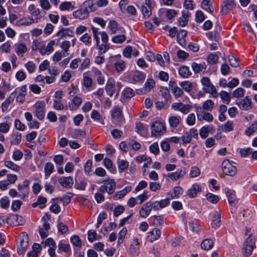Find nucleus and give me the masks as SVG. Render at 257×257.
Masks as SVG:
<instances>
[{
	"instance_id": "f257e3e1",
	"label": "nucleus",
	"mask_w": 257,
	"mask_h": 257,
	"mask_svg": "<svg viewBox=\"0 0 257 257\" xmlns=\"http://www.w3.org/2000/svg\"><path fill=\"white\" fill-rule=\"evenodd\" d=\"M152 136L160 137L165 133L166 131L165 123L160 120H156L151 125Z\"/></svg>"
},
{
	"instance_id": "f03ea898",
	"label": "nucleus",
	"mask_w": 257,
	"mask_h": 257,
	"mask_svg": "<svg viewBox=\"0 0 257 257\" xmlns=\"http://www.w3.org/2000/svg\"><path fill=\"white\" fill-rule=\"evenodd\" d=\"M255 247V239L251 235H249L245 240L242 247V252L244 256L248 257L252 253Z\"/></svg>"
},
{
	"instance_id": "7ed1b4c3",
	"label": "nucleus",
	"mask_w": 257,
	"mask_h": 257,
	"mask_svg": "<svg viewBox=\"0 0 257 257\" xmlns=\"http://www.w3.org/2000/svg\"><path fill=\"white\" fill-rule=\"evenodd\" d=\"M234 164H235L234 162H230L229 160H224L221 165L223 173L226 175L234 176L237 172V168Z\"/></svg>"
},
{
	"instance_id": "20e7f679",
	"label": "nucleus",
	"mask_w": 257,
	"mask_h": 257,
	"mask_svg": "<svg viewBox=\"0 0 257 257\" xmlns=\"http://www.w3.org/2000/svg\"><path fill=\"white\" fill-rule=\"evenodd\" d=\"M19 242L17 245V251L19 254H23L29 246V237L26 232H22L19 236Z\"/></svg>"
},
{
	"instance_id": "39448f33",
	"label": "nucleus",
	"mask_w": 257,
	"mask_h": 257,
	"mask_svg": "<svg viewBox=\"0 0 257 257\" xmlns=\"http://www.w3.org/2000/svg\"><path fill=\"white\" fill-rule=\"evenodd\" d=\"M201 82L203 85V89L206 92L211 94L213 97H218V94L216 89L214 86L211 83L208 77H203L201 79Z\"/></svg>"
},
{
	"instance_id": "423d86ee",
	"label": "nucleus",
	"mask_w": 257,
	"mask_h": 257,
	"mask_svg": "<svg viewBox=\"0 0 257 257\" xmlns=\"http://www.w3.org/2000/svg\"><path fill=\"white\" fill-rule=\"evenodd\" d=\"M171 108L175 111H179L184 114H187L192 108V105L189 104H184L179 101L173 103L171 105Z\"/></svg>"
},
{
	"instance_id": "0eeeda50",
	"label": "nucleus",
	"mask_w": 257,
	"mask_h": 257,
	"mask_svg": "<svg viewBox=\"0 0 257 257\" xmlns=\"http://www.w3.org/2000/svg\"><path fill=\"white\" fill-rule=\"evenodd\" d=\"M35 108V114L36 116L39 119L42 120L45 116V104L44 101L37 102L34 105Z\"/></svg>"
},
{
	"instance_id": "6e6552de",
	"label": "nucleus",
	"mask_w": 257,
	"mask_h": 257,
	"mask_svg": "<svg viewBox=\"0 0 257 257\" xmlns=\"http://www.w3.org/2000/svg\"><path fill=\"white\" fill-rule=\"evenodd\" d=\"M49 219V216L46 214L43 217L42 220L44 221L43 226L39 228V234L43 238H46L49 234V230L50 228V223L46 219Z\"/></svg>"
},
{
	"instance_id": "1a4fd4ad",
	"label": "nucleus",
	"mask_w": 257,
	"mask_h": 257,
	"mask_svg": "<svg viewBox=\"0 0 257 257\" xmlns=\"http://www.w3.org/2000/svg\"><path fill=\"white\" fill-rule=\"evenodd\" d=\"M7 222L11 225L18 226L23 225L25 221L22 216L18 214H12L7 218Z\"/></svg>"
},
{
	"instance_id": "9d476101",
	"label": "nucleus",
	"mask_w": 257,
	"mask_h": 257,
	"mask_svg": "<svg viewBox=\"0 0 257 257\" xmlns=\"http://www.w3.org/2000/svg\"><path fill=\"white\" fill-rule=\"evenodd\" d=\"M105 90L108 95L111 97L116 92L115 82L113 79L110 78L107 80L105 86Z\"/></svg>"
},
{
	"instance_id": "9b49d317",
	"label": "nucleus",
	"mask_w": 257,
	"mask_h": 257,
	"mask_svg": "<svg viewBox=\"0 0 257 257\" xmlns=\"http://www.w3.org/2000/svg\"><path fill=\"white\" fill-rule=\"evenodd\" d=\"M236 104L243 110H249L252 107L251 101L248 96L236 101Z\"/></svg>"
},
{
	"instance_id": "f8f14e48",
	"label": "nucleus",
	"mask_w": 257,
	"mask_h": 257,
	"mask_svg": "<svg viewBox=\"0 0 257 257\" xmlns=\"http://www.w3.org/2000/svg\"><path fill=\"white\" fill-rule=\"evenodd\" d=\"M148 234L147 239L149 242H153L160 238L161 235V231L159 228H155L149 231Z\"/></svg>"
},
{
	"instance_id": "ddd939ff",
	"label": "nucleus",
	"mask_w": 257,
	"mask_h": 257,
	"mask_svg": "<svg viewBox=\"0 0 257 257\" xmlns=\"http://www.w3.org/2000/svg\"><path fill=\"white\" fill-rule=\"evenodd\" d=\"M152 5L151 0H145V3L142 6V12L145 18H148L152 14Z\"/></svg>"
},
{
	"instance_id": "4468645a",
	"label": "nucleus",
	"mask_w": 257,
	"mask_h": 257,
	"mask_svg": "<svg viewBox=\"0 0 257 257\" xmlns=\"http://www.w3.org/2000/svg\"><path fill=\"white\" fill-rule=\"evenodd\" d=\"M235 6L234 0H224L221 6V12L223 14H226L229 11L232 10Z\"/></svg>"
},
{
	"instance_id": "2eb2a0df",
	"label": "nucleus",
	"mask_w": 257,
	"mask_h": 257,
	"mask_svg": "<svg viewBox=\"0 0 257 257\" xmlns=\"http://www.w3.org/2000/svg\"><path fill=\"white\" fill-rule=\"evenodd\" d=\"M212 218L211 225L214 228H217L220 226L221 224V215L220 211H215L212 213Z\"/></svg>"
},
{
	"instance_id": "dca6fc26",
	"label": "nucleus",
	"mask_w": 257,
	"mask_h": 257,
	"mask_svg": "<svg viewBox=\"0 0 257 257\" xmlns=\"http://www.w3.org/2000/svg\"><path fill=\"white\" fill-rule=\"evenodd\" d=\"M55 45V41L53 40L50 41L46 46L43 43L42 44V47L40 50V53L42 55H45L46 54L49 55L51 53L53 50V46Z\"/></svg>"
},
{
	"instance_id": "f3484780",
	"label": "nucleus",
	"mask_w": 257,
	"mask_h": 257,
	"mask_svg": "<svg viewBox=\"0 0 257 257\" xmlns=\"http://www.w3.org/2000/svg\"><path fill=\"white\" fill-rule=\"evenodd\" d=\"M108 28L112 34H115L118 32L121 33H125L124 29L119 26L117 23L114 20H112L109 22Z\"/></svg>"
},
{
	"instance_id": "a211bd4d",
	"label": "nucleus",
	"mask_w": 257,
	"mask_h": 257,
	"mask_svg": "<svg viewBox=\"0 0 257 257\" xmlns=\"http://www.w3.org/2000/svg\"><path fill=\"white\" fill-rule=\"evenodd\" d=\"M88 10L87 8H80L73 12V16L75 18L84 20L88 17Z\"/></svg>"
},
{
	"instance_id": "6ab92c4d",
	"label": "nucleus",
	"mask_w": 257,
	"mask_h": 257,
	"mask_svg": "<svg viewBox=\"0 0 257 257\" xmlns=\"http://www.w3.org/2000/svg\"><path fill=\"white\" fill-rule=\"evenodd\" d=\"M146 78V75L144 73L139 71H134L131 76V81L133 83L143 81Z\"/></svg>"
},
{
	"instance_id": "aec40b11",
	"label": "nucleus",
	"mask_w": 257,
	"mask_h": 257,
	"mask_svg": "<svg viewBox=\"0 0 257 257\" xmlns=\"http://www.w3.org/2000/svg\"><path fill=\"white\" fill-rule=\"evenodd\" d=\"M186 173V169L182 167L178 169L175 172L168 174L167 176L172 180H177L182 177Z\"/></svg>"
},
{
	"instance_id": "412c9836",
	"label": "nucleus",
	"mask_w": 257,
	"mask_h": 257,
	"mask_svg": "<svg viewBox=\"0 0 257 257\" xmlns=\"http://www.w3.org/2000/svg\"><path fill=\"white\" fill-rule=\"evenodd\" d=\"M111 116L118 125L122 123V112L119 108L115 107L112 110Z\"/></svg>"
},
{
	"instance_id": "4be33fe9",
	"label": "nucleus",
	"mask_w": 257,
	"mask_h": 257,
	"mask_svg": "<svg viewBox=\"0 0 257 257\" xmlns=\"http://www.w3.org/2000/svg\"><path fill=\"white\" fill-rule=\"evenodd\" d=\"M206 65L205 62L197 63L193 62L191 64V67L195 73H204L206 69Z\"/></svg>"
},
{
	"instance_id": "5701e85b",
	"label": "nucleus",
	"mask_w": 257,
	"mask_h": 257,
	"mask_svg": "<svg viewBox=\"0 0 257 257\" xmlns=\"http://www.w3.org/2000/svg\"><path fill=\"white\" fill-rule=\"evenodd\" d=\"M152 210L150 201L146 203L140 210V216L142 218H146L150 214Z\"/></svg>"
},
{
	"instance_id": "b1692460",
	"label": "nucleus",
	"mask_w": 257,
	"mask_h": 257,
	"mask_svg": "<svg viewBox=\"0 0 257 257\" xmlns=\"http://www.w3.org/2000/svg\"><path fill=\"white\" fill-rule=\"evenodd\" d=\"M58 182L65 188H71L73 184V180L71 177H61L58 179Z\"/></svg>"
},
{
	"instance_id": "393cba45",
	"label": "nucleus",
	"mask_w": 257,
	"mask_h": 257,
	"mask_svg": "<svg viewBox=\"0 0 257 257\" xmlns=\"http://www.w3.org/2000/svg\"><path fill=\"white\" fill-rule=\"evenodd\" d=\"M38 19L36 18L34 20L30 17H25L20 19L17 21V25L18 26H29L35 22H38Z\"/></svg>"
},
{
	"instance_id": "a878e982",
	"label": "nucleus",
	"mask_w": 257,
	"mask_h": 257,
	"mask_svg": "<svg viewBox=\"0 0 257 257\" xmlns=\"http://www.w3.org/2000/svg\"><path fill=\"white\" fill-rule=\"evenodd\" d=\"M201 191V187L200 184L195 183L194 184L191 188L188 190L187 191V195L189 196L190 198L195 197L197 193L200 192Z\"/></svg>"
},
{
	"instance_id": "bb28decb",
	"label": "nucleus",
	"mask_w": 257,
	"mask_h": 257,
	"mask_svg": "<svg viewBox=\"0 0 257 257\" xmlns=\"http://www.w3.org/2000/svg\"><path fill=\"white\" fill-rule=\"evenodd\" d=\"M56 35L60 39L66 37H73L74 32L69 28H62L57 33Z\"/></svg>"
},
{
	"instance_id": "cd10ccee",
	"label": "nucleus",
	"mask_w": 257,
	"mask_h": 257,
	"mask_svg": "<svg viewBox=\"0 0 257 257\" xmlns=\"http://www.w3.org/2000/svg\"><path fill=\"white\" fill-rule=\"evenodd\" d=\"M197 115L198 120L200 121L205 120L208 121H212L213 119V116L211 113L203 111L199 112H197Z\"/></svg>"
},
{
	"instance_id": "c85d7f7f",
	"label": "nucleus",
	"mask_w": 257,
	"mask_h": 257,
	"mask_svg": "<svg viewBox=\"0 0 257 257\" xmlns=\"http://www.w3.org/2000/svg\"><path fill=\"white\" fill-rule=\"evenodd\" d=\"M132 189L131 186L125 187L122 190L117 192L114 196L113 198L114 200L120 199L124 197L127 193L130 192Z\"/></svg>"
},
{
	"instance_id": "c756f323",
	"label": "nucleus",
	"mask_w": 257,
	"mask_h": 257,
	"mask_svg": "<svg viewBox=\"0 0 257 257\" xmlns=\"http://www.w3.org/2000/svg\"><path fill=\"white\" fill-rule=\"evenodd\" d=\"M27 50L26 46L23 43H17L15 45V51L18 55L23 56Z\"/></svg>"
},
{
	"instance_id": "7c9ffc66",
	"label": "nucleus",
	"mask_w": 257,
	"mask_h": 257,
	"mask_svg": "<svg viewBox=\"0 0 257 257\" xmlns=\"http://www.w3.org/2000/svg\"><path fill=\"white\" fill-rule=\"evenodd\" d=\"M106 182L105 184L107 186L108 194H112L115 191L116 188V184L113 179H108L107 181L103 180L102 183Z\"/></svg>"
},
{
	"instance_id": "2f4dec72",
	"label": "nucleus",
	"mask_w": 257,
	"mask_h": 257,
	"mask_svg": "<svg viewBox=\"0 0 257 257\" xmlns=\"http://www.w3.org/2000/svg\"><path fill=\"white\" fill-rule=\"evenodd\" d=\"M183 193V188L179 186H177L173 188V192L168 195L170 196V199H174L175 198H179Z\"/></svg>"
},
{
	"instance_id": "473e14b6",
	"label": "nucleus",
	"mask_w": 257,
	"mask_h": 257,
	"mask_svg": "<svg viewBox=\"0 0 257 257\" xmlns=\"http://www.w3.org/2000/svg\"><path fill=\"white\" fill-rule=\"evenodd\" d=\"M201 8L204 10L211 14L214 11L212 3L210 0H203L201 3Z\"/></svg>"
},
{
	"instance_id": "72a5a7b5",
	"label": "nucleus",
	"mask_w": 257,
	"mask_h": 257,
	"mask_svg": "<svg viewBox=\"0 0 257 257\" xmlns=\"http://www.w3.org/2000/svg\"><path fill=\"white\" fill-rule=\"evenodd\" d=\"M148 125L142 122H137L136 124V128L137 132L142 136L146 135L148 130Z\"/></svg>"
},
{
	"instance_id": "f704fd0d",
	"label": "nucleus",
	"mask_w": 257,
	"mask_h": 257,
	"mask_svg": "<svg viewBox=\"0 0 257 257\" xmlns=\"http://www.w3.org/2000/svg\"><path fill=\"white\" fill-rule=\"evenodd\" d=\"M117 164L118 168V171L120 173H121L127 169L129 166V163L127 161L120 159H117Z\"/></svg>"
},
{
	"instance_id": "c9c22d12",
	"label": "nucleus",
	"mask_w": 257,
	"mask_h": 257,
	"mask_svg": "<svg viewBox=\"0 0 257 257\" xmlns=\"http://www.w3.org/2000/svg\"><path fill=\"white\" fill-rule=\"evenodd\" d=\"M179 74L183 78H188L191 75V72L188 67L182 66L179 68Z\"/></svg>"
},
{
	"instance_id": "e433bc0d",
	"label": "nucleus",
	"mask_w": 257,
	"mask_h": 257,
	"mask_svg": "<svg viewBox=\"0 0 257 257\" xmlns=\"http://www.w3.org/2000/svg\"><path fill=\"white\" fill-rule=\"evenodd\" d=\"M168 120L171 127H176L180 122L181 117L179 116H171Z\"/></svg>"
},
{
	"instance_id": "4c0bfd02",
	"label": "nucleus",
	"mask_w": 257,
	"mask_h": 257,
	"mask_svg": "<svg viewBox=\"0 0 257 257\" xmlns=\"http://www.w3.org/2000/svg\"><path fill=\"white\" fill-rule=\"evenodd\" d=\"M59 9L61 11L72 10L74 9V6L70 2H64L62 3L59 6Z\"/></svg>"
},
{
	"instance_id": "58836bf2",
	"label": "nucleus",
	"mask_w": 257,
	"mask_h": 257,
	"mask_svg": "<svg viewBox=\"0 0 257 257\" xmlns=\"http://www.w3.org/2000/svg\"><path fill=\"white\" fill-rule=\"evenodd\" d=\"M213 245V242L211 239H204L201 244V248L206 250L211 249Z\"/></svg>"
},
{
	"instance_id": "ea45409f",
	"label": "nucleus",
	"mask_w": 257,
	"mask_h": 257,
	"mask_svg": "<svg viewBox=\"0 0 257 257\" xmlns=\"http://www.w3.org/2000/svg\"><path fill=\"white\" fill-rule=\"evenodd\" d=\"M139 242L138 238H135L130 247V250L132 253L135 254L138 252L139 248Z\"/></svg>"
},
{
	"instance_id": "a19ab883",
	"label": "nucleus",
	"mask_w": 257,
	"mask_h": 257,
	"mask_svg": "<svg viewBox=\"0 0 257 257\" xmlns=\"http://www.w3.org/2000/svg\"><path fill=\"white\" fill-rule=\"evenodd\" d=\"M54 166L51 163H47L45 166V175L48 178L53 172Z\"/></svg>"
},
{
	"instance_id": "79ce46f5",
	"label": "nucleus",
	"mask_w": 257,
	"mask_h": 257,
	"mask_svg": "<svg viewBox=\"0 0 257 257\" xmlns=\"http://www.w3.org/2000/svg\"><path fill=\"white\" fill-rule=\"evenodd\" d=\"M93 83L92 79L91 77L83 74L82 84L86 88H89L91 87Z\"/></svg>"
},
{
	"instance_id": "37998d69",
	"label": "nucleus",
	"mask_w": 257,
	"mask_h": 257,
	"mask_svg": "<svg viewBox=\"0 0 257 257\" xmlns=\"http://www.w3.org/2000/svg\"><path fill=\"white\" fill-rule=\"evenodd\" d=\"M255 132H257V120L255 121L251 125H250L245 130V133L247 136H249Z\"/></svg>"
},
{
	"instance_id": "c03bdc74",
	"label": "nucleus",
	"mask_w": 257,
	"mask_h": 257,
	"mask_svg": "<svg viewBox=\"0 0 257 257\" xmlns=\"http://www.w3.org/2000/svg\"><path fill=\"white\" fill-rule=\"evenodd\" d=\"M219 57L218 55L211 53L208 55L207 58V63L210 65L215 64L218 61Z\"/></svg>"
},
{
	"instance_id": "a18cd8bd",
	"label": "nucleus",
	"mask_w": 257,
	"mask_h": 257,
	"mask_svg": "<svg viewBox=\"0 0 257 257\" xmlns=\"http://www.w3.org/2000/svg\"><path fill=\"white\" fill-rule=\"evenodd\" d=\"M180 86L182 88V89L186 92L190 91L192 88V84L189 81H185L181 82L179 83Z\"/></svg>"
},
{
	"instance_id": "49530a36",
	"label": "nucleus",
	"mask_w": 257,
	"mask_h": 257,
	"mask_svg": "<svg viewBox=\"0 0 257 257\" xmlns=\"http://www.w3.org/2000/svg\"><path fill=\"white\" fill-rule=\"evenodd\" d=\"M80 40L83 42L86 45L90 46L91 44L92 39L91 36L88 34L85 33L80 38Z\"/></svg>"
},
{
	"instance_id": "de8ad7c7",
	"label": "nucleus",
	"mask_w": 257,
	"mask_h": 257,
	"mask_svg": "<svg viewBox=\"0 0 257 257\" xmlns=\"http://www.w3.org/2000/svg\"><path fill=\"white\" fill-rule=\"evenodd\" d=\"M225 193L228 197L229 203L232 205L234 203L235 200L234 191L229 189H225Z\"/></svg>"
},
{
	"instance_id": "09e8293b",
	"label": "nucleus",
	"mask_w": 257,
	"mask_h": 257,
	"mask_svg": "<svg viewBox=\"0 0 257 257\" xmlns=\"http://www.w3.org/2000/svg\"><path fill=\"white\" fill-rule=\"evenodd\" d=\"M83 5L85 6L84 8H87L88 10V13L96 10L93 0H87L84 2Z\"/></svg>"
},
{
	"instance_id": "8fccbe9b",
	"label": "nucleus",
	"mask_w": 257,
	"mask_h": 257,
	"mask_svg": "<svg viewBox=\"0 0 257 257\" xmlns=\"http://www.w3.org/2000/svg\"><path fill=\"white\" fill-rule=\"evenodd\" d=\"M220 98L223 103L228 104L230 101V96L228 92L221 91L220 93Z\"/></svg>"
},
{
	"instance_id": "3c124183",
	"label": "nucleus",
	"mask_w": 257,
	"mask_h": 257,
	"mask_svg": "<svg viewBox=\"0 0 257 257\" xmlns=\"http://www.w3.org/2000/svg\"><path fill=\"white\" fill-rule=\"evenodd\" d=\"M245 90L242 88L239 87L234 90L232 93V95L234 97H241L244 95Z\"/></svg>"
},
{
	"instance_id": "603ef678",
	"label": "nucleus",
	"mask_w": 257,
	"mask_h": 257,
	"mask_svg": "<svg viewBox=\"0 0 257 257\" xmlns=\"http://www.w3.org/2000/svg\"><path fill=\"white\" fill-rule=\"evenodd\" d=\"M5 165L6 167L10 168V169L15 171H18L20 169L19 166L14 163L12 161H7L5 162Z\"/></svg>"
},
{
	"instance_id": "864d4df0",
	"label": "nucleus",
	"mask_w": 257,
	"mask_h": 257,
	"mask_svg": "<svg viewBox=\"0 0 257 257\" xmlns=\"http://www.w3.org/2000/svg\"><path fill=\"white\" fill-rule=\"evenodd\" d=\"M71 242L73 245L80 247L81 246L82 242L80 237L77 235H73L71 237Z\"/></svg>"
},
{
	"instance_id": "5fc2aeb1",
	"label": "nucleus",
	"mask_w": 257,
	"mask_h": 257,
	"mask_svg": "<svg viewBox=\"0 0 257 257\" xmlns=\"http://www.w3.org/2000/svg\"><path fill=\"white\" fill-rule=\"evenodd\" d=\"M97 49L100 54L105 53L109 49V44L103 43L101 45H97Z\"/></svg>"
},
{
	"instance_id": "6e6d98bb",
	"label": "nucleus",
	"mask_w": 257,
	"mask_h": 257,
	"mask_svg": "<svg viewBox=\"0 0 257 257\" xmlns=\"http://www.w3.org/2000/svg\"><path fill=\"white\" fill-rule=\"evenodd\" d=\"M122 94L124 97L130 98L134 95V91L131 88L126 87L123 90Z\"/></svg>"
},
{
	"instance_id": "4d7b16f0",
	"label": "nucleus",
	"mask_w": 257,
	"mask_h": 257,
	"mask_svg": "<svg viewBox=\"0 0 257 257\" xmlns=\"http://www.w3.org/2000/svg\"><path fill=\"white\" fill-rule=\"evenodd\" d=\"M233 129V124L232 122L229 121L226 122L224 124L221 126V130L224 132H230Z\"/></svg>"
},
{
	"instance_id": "13d9d810",
	"label": "nucleus",
	"mask_w": 257,
	"mask_h": 257,
	"mask_svg": "<svg viewBox=\"0 0 257 257\" xmlns=\"http://www.w3.org/2000/svg\"><path fill=\"white\" fill-rule=\"evenodd\" d=\"M207 199L210 202L215 204L219 201V198L217 196L210 193H208L206 195Z\"/></svg>"
},
{
	"instance_id": "bf43d9fd",
	"label": "nucleus",
	"mask_w": 257,
	"mask_h": 257,
	"mask_svg": "<svg viewBox=\"0 0 257 257\" xmlns=\"http://www.w3.org/2000/svg\"><path fill=\"white\" fill-rule=\"evenodd\" d=\"M57 227L59 232L62 234L66 233L68 231V226L63 222H59Z\"/></svg>"
},
{
	"instance_id": "052dcab7",
	"label": "nucleus",
	"mask_w": 257,
	"mask_h": 257,
	"mask_svg": "<svg viewBox=\"0 0 257 257\" xmlns=\"http://www.w3.org/2000/svg\"><path fill=\"white\" fill-rule=\"evenodd\" d=\"M186 123L189 125H193L195 123V115L193 113H190L186 118Z\"/></svg>"
},
{
	"instance_id": "680f3d73",
	"label": "nucleus",
	"mask_w": 257,
	"mask_h": 257,
	"mask_svg": "<svg viewBox=\"0 0 257 257\" xmlns=\"http://www.w3.org/2000/svg\"><path fill=\"white\" fill-rule=\"evenodd\" d=\"M189 226L193 232H198L200 230L199 224L196 221L189 222Z\"/></svg>"
},
{
	"instance_id": "e2e57ef3",
	"label": "nucleus",
	"mask_w": 257,
	"mask_h": 257,
	"mask_svg": "<svg viewBox=\"0 0 257 257\" xmlns=\"http://www.w3.org/2000/svg\"><path fill=\"white\" fill-rule=\"evenodd\" d=\"M187 35V32L185 30L180 31L177 35V38L178 40V42L180 44H182V42H184V38Z\"/></svg>"
},
{
	"instance_id": "0e129e2a",
	"label": "nucleus",
	"mask_w": 257,
	"mask_h": 257,
	"mask_svg": "<svg viewBox=\"0 0 257 257\" xmlns=\"http://www.w3.org/2000/svg\"><path fill=\"white\" fill-rule=\"evenodd\" d=\"M125 36L122 34L113 37L112 38V41L114 43H122L125 40Z\"/></svg>"
},
{
	"instance_id": "69168bd1",
	"label": "nucleus",
	"mask_w": 257,
	"mask_h": 257,
	"mask_svg": "<svg viewBox=\"0 0 257 257\" xmlns=\"http://www.w3.org/2000/svg\"><path fill=\"white\" fill-rule=\"evenodd\" d=\"M153 223L155 225L160 226L162 225L164 222V218L161 216H154Z\"/></svg>"
},
{
	"instance_id": "338daca9",
	"label": "nucleus",
	"mask_w": 257,
	"mask_h": 257,
	"mask_svg": "<svg viewBox=\"0 0 257 257\" xmlns=\"http://www.w3.org/2000/svg\"><path fill=\"white\" fill-rule=\"evenodd\" d=\"M200 174V170L197 167L194 166L191 169L190 176L191 178L196 177Z\"/></svg>"
},
{
	"instance_id": "774afa93",
	"label": "nucleus",
	"mask_w": 257,
	"mask_h": 257,
	"mask_svg": "<svg viewBox=\"0 0 257 257\" xmlns=\"http://www.w3.org/2000/svg\"><path fill=\"white\" fill-rule=\"evenodd\" d=\"M29 11L31 14L34 17L38 16L40 14V11L37 9L34 5H31L29 7Z\"/></svg>"
}]
</instances>
